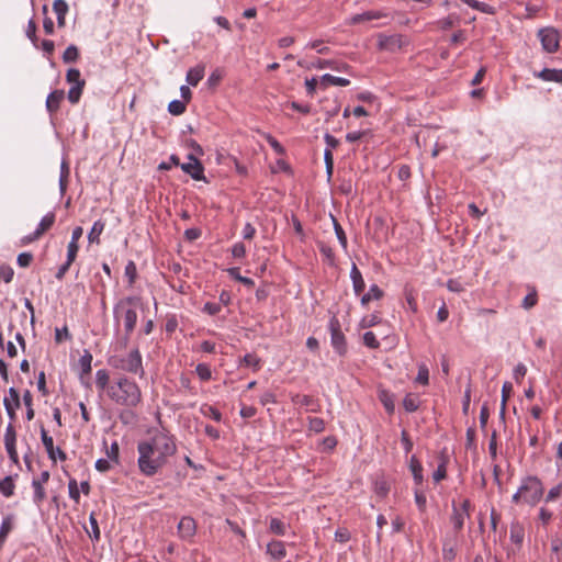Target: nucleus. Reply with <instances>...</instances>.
<instances>
[{
  "label": "nucleus",
  "instance_id": "f257e3e1",
  "mask_svg": "<svg viewBox=\"0 0 562 562\" xmlns=\"http://www.w3.org/2000/svg\"><path fill=\"white\" fill-rule=\"evenodd\" d=\"M108 397L114 404L128 408L137 407L143 401L139 385L126 375H120L111 382Z\"/></svg>",
  "mask_w": 562,
  "mask_h": 562
},
{
  "label": "nucleus",
  "instance_id": "f03ea898",
  "mask_svg": "<svg viewBox=\"0 0 562 562\" xmlns=\"http://www.w3.org/2000/svg\"><path fill=\"white\" fill-rule=\"evenodd\" d=\"M140 305V297L138 296H125L117 301L113 307V317L116 325L120 322L124 324V336L120 341L122 349L126 348L130 341V337L134 331L137 323V306Z\"/></svg>",
  "mask_w": 562,
  "mask_h": 562
},
{
  "label": "nucleus",
  "instance_id": "7ed1b4c3",
  "mask_svg": "<svg viewBox=\"0 0 562 562\" xmlns=\"http://www.w3.org/2000/svg\"><path fill=\"white\" fill-rule=\"evenodd\" d=\"M542 496V482L537 476L529 475L521 480L517 492L512 497V501L516 504L525 503L535 506L540 502Z\"/></svg>",
  "mask_w": 562,
  "mask_h": 562
},
{
  "label": "nucleus",
  "instance_id": "20e7f679",
  "mask_svg": "<svg viewBox=\"0 0 562 562\" xmlns=\"http://www.w3.org/2000/svg\"><path fill=\"white\" fill-rule=\"evenodd\" d=\"M137 452V465L140 473L145 476H154L162 467L166 465L162 458L155 454L151 446L147 442H138Z\"/></svg>",
  "mask_w": 562,
  "mask_h": 562
},
{
  "label": "nucleus",
  "instance_id": "39448f33",
  "mask_svg": "<svg viewBox=\"0 0 562 562\" xmlns=\"http://www.w3.org/2000/svg\"><path fill=\"white\" fill-rule=\"evenodd\" d=\"M109 364L117 370L144 376L143 358L139 350L133 349L127 355H112L108 359Z\"/></svg>",
  "mask_w": 562,
  "mask_h": 562
},
{
  "label": "nucleus",
  "instance_id": "423d86ee",
  "mask_svg": "<svg viewBox=\"0 0 562 562\" xmlns=\"http://www.w3.org/2000/svg\"><path fill=\"white\" fill-rule=\"evenodd\" d=\"M143 442L149 443L155 454L162 458L166 463L168 458L173 456L177 451L173 436L166 431H158L154 434L149 440H144Z\"/></svg>",
  "mask_w": 562,
  "mask_h": 562
},
{
  "label": "nucleus",
  "instance_id": "0eeeda50",
  "mask_svg": "<svg viewBox=\"0 0 562 562\" xmlns=\"http://www.w3.org/2000/svg\"><path fill=\"white\" fill-rule=\"evenodd\" d=\"M170 162L173 166H180L182 171L191 176L192 179L205 180L204 167L193 154L188 155V162L184 164H180L178 156L171 155Z\"/></svg>",
  "mask_w": 562,
  "mask_h": 562
},
{
  "label": "nucleus",
  "instance_id": "6e6552de",
  "mask_svg": "<svg viewBox=\"0 0 562 562\" xmlns=\"http://www.w3.org/2000/svg\"><path fill=\"white\" fill-rule=\"evenodd\" d=\"M328 329L330 331V344H331L334 350L339 356H345L347 352L346 337H345L344 333L341 331L340 323L336 316H333L329 319Z\"/></svg>",
  "mask_w": 562,
  "mask_h": 562
},
{
  "label": "nucleus",
  "instance_id": "1a4fd4ad",
  "mask_svg": "<svg viewBox=\"0 0 562 562\" xmlns=\"http://www.w3.org/2000/svg\"><path fill=\"white\" fill-rule=\"evenodd\" d=\"M407 40L405 36L400 34H393V35H384L379 34L378 36V47L381 50H386L391 53H395L400 49H402L403 46L407 44Z\"/></svg>",
  "mask_w": 562,
  "mask_h": 562
},
{
  "label": "nucleus",
  "instance_id": "9d476101",
  "mask_svg": "<svg viewBox=\"0 0 562 562\" xmlns=\"http://www.w3.org/2000/svg\"><path fill=\"white\" fill-rule=\"evenodd\" d=\"M542 48L548 53H555L559 48V33L553 27H543L538 32Z\"/></svg>",
  "mask_w": 562,
  "mask_h": 562
},
{
  "label": "nucleus",
  "instance_id": "9b49d317",
  "mask_svg": "<svg viewBox=\"0 0 562 562\" xmlns=\"http://www.w3.org/2000/svg\"><path fill=\"white\" fill-rule=\"evenodd\" d=\"M470 507L471 503L469 499H464L462 504L457 507L454 504L452 506V515H451V522L453 526V529L459 532L462 530L464 526L465 519L470 517Z\"/></svg>",
  "mask_w": 562,
  "mask_h": 562
},
{
  "label": "nucleus",
  "instance_id": "f8f14e48",
  "mask_svg": "<svg viewBox=\"0 0 562 562\" xmlns=\"http://www.w3.org/2000/svg\"><path fill=\"white\" fill-rule=\"evenodd\" d=\"M41 439L50 460L56 462L57 459L60 461H65L67 459L66 453L59 447L55 448L53 438L44 428L41 429Z\"/></svg>",
  "mask_w": 562,
  "mask_h": 562
},
{
  "label": "nucleus",
  "instance_id": "ddd939ff",
  "mask_svg": "<svg viewBox=\"0 0 562 562\" xmlns=\"http://www.w3.org/2000/svg\"><path fill=\"white\" fill-rule=\"evenodd\" d=\"M383 18H389V13L385 11H382V10H370V11H366V12L350 16L347 20V24L355 25V24H359L362 22H369V21L379 20V19H383Z\"/></svg>",
  "mask_w": 562,
  "mask_h": 562
},
{
  "label": "nucleus",
  "instance_id": "4468645a",
  "mask_svg": "<svg viewBox=\"0 0 562 562\" xmlns=\"http://www.w3.org/2000/svg\"><path fill=\"white\" fill-rule=\"evenodd\" d=\"M196 532V522L190 516H184L178 524V533L183 540H191Z\"/></svg>",
  "mask_w": 562,
  "mask_h": 562
},
{
  "label": "nucleus",
  "instance_id": "2eb2a0df",
  "mask_svg": "<svg viewBox=\"0 0 562 562\" xmlns=\"http://www.w3.org/2000/svg\"><path fill=\"white\" fill-rule=\"evenodd\" d=\"M5 412L11 420L15 419V409L20 407L19 392L14 387H10L8 396L3 398Z\"/></svg>",
  "mask_w": 562,
  "mask_h": 562
},
{
  "label": "nucleus",
  "instance_id": "dca6fc26",
  "mask_svg": "<svg viewBox=\"0 0 562 562\" xmlns=\"http://www.w3.org/2000/svg\"><path fill=\"white\" fill-rule=\"evenodd\" d=\"M64 98H65V92H64V90H59V89L52 91L47 95L45 106H46L47 112L50 115H54L55 113H57Z\"/></svg>",
  "mask_w": 562,
  "mask_h": 562
},
{
  "label": "nucleus",
  "instance_id": "f3484780",
  "mask_svg": "<svg viewBox=\"0 0 562 562\" xmlns=\"http://www.w3.org/2000/svg\"><path fill=\"white\" fill-rule=\"evenodd\" d=\"M267 554L272 560L280 561L286 557L285 546L280 540H272L267 544Z\"/></svg>",
  "mask_w": 562,
  "mask_h": 562
},
{
  "label": "nucleus",
  "instance_id": "a211bd4d",
  "mask_svg": "<svg viewBox=\"0 0 562 562\" xmlns=\"http://www.w3.org/2000/svg\"><path fill=\"white\" fill-rule=\"evenodd\" d=\"M533 76L543 81L562 83V69L543 68L540 71H533Z\"/></svg>",
  "mask_w": 562,
  "mask_h": 562
},
{
  "label": "nucleus",
  "instance_id": "6ab92c4d",
  "mask_svg": "<svg viewBox=\"0 0 562 562\" xmlns=\"http://www.w3.org/2000/svg\"><path fill=\"white\" fill-rule=\"evenodd\" d=\"M53 11L57 16L58 27H64L66 25V15L69 11L68 3L65 0H54Z\"/></svg>",
  "mask_w": 562,
  "mask_h": 562
},
{
  "label": "nucleus",
  "instance_id": "aec40b11",
  "mask_svg": "<svg viewBox=\"0 0 562 562\" xmlns=\"http://www.w3.org/2000/svg\"><path fill=\"white\" fill-rule=\"evenodd\" d=\"M350 279L352 281V288H353L355 294L360 295L364 291L366 283H364L363 277L356 263H352V266H351Z\"/></svg>",
  "mask_w": 562,
  "mask_h": 562
},
{
  "label": "nucleus",
  "instance_id": "412c9836",
  "mask_svg": "<svg viewBox=\"0 0 562 562\" xmlns=\"http://www.w3.org/2000/svg\"><path fill=\"white\" fill-rule=\"evenodd\" d=\"M408 468L412 472L415 485H422L424 482L423 465L420 461L416 458V456L411 457Z\"/></svg>",
  "mask_w": 562,
  "mask_h": 562
},
{
  "label": "nucleus",
  "instance_id": "4be33fe9",
  "mask_svg": "<svg viewBox=\"0 0 562 562\" xmlns=\"http://www.w3.org/2000/svg\"><path fill=\"white\" fill-rule=\"evenodd\" d=\"M15 528L14 514H7L3 516L0 525V540L7 541L9 533Z\"/></svg>",
  "mask_w": 562,
  "mask_h": 562
},
{
  "label": "nucleus",
  "instance_id": "5701e85b",
  "mask_svg": "<svg viewBox=\"0 0 562 562\" xmlns=\"http://www.w3.org/2000/svg\"><path fill=\"white\" fill-rule=\"evenodd\" d=\"M350 85V80L342 77H336L330 74H325L321 77V86L327 88L328 86H340L347 87Z\"/></svg>",
  "mask_w": 562,
  "mask_h": 562
},
{
  "label": "nucleus",
  "instance_id": "b1692460",
  "mask_svg": "<svg viewBox=\"0 0 562 562\" xmlns=\"http://www.w3.org/2000/svg\"><path fill=\"white\" fill-rule=\"evenodd\" d=\"M204 77V66L198 65L193 68H190L187 72V82L190 86L195 87Z\"/></svg>",
  "mask_w": 562,
  "mask_h": 562
},
{
  "label": "nucleus",
  "instance_id": "393cba45",
  "mask_svg": "<svg viewBox=\"0 0 562 562\" xmlns=\"http://www.w3.org/2000/svg\"><path fill=\"white\" fill-rule=\"evenodd\" d=\"M55 222V214L49 212L42 217L35 232V237H41L46 231H48Z\"/></svg>",
  "mask_w": 562,
  "mask_h": 562
},
{
  "label": "nucleus",
  "instance_id": "a878e982",
  "mask_svg": "<svg viewBox=\"0 0 562 562\" xmlns=\"http://www.w3.org/2000/svg\"><path fill=\"white\" fill-rule=\"evenodd\" d=\"M104 227H105V223L102 220L95 221L88 234L89 243L100 244V235L104 231Z\"/></svg>",
  "mask_w": 562,
  "mask_h": 562
},
{
  "label": "nucleus",
  "instance_id": "bb28decb",
  "mask_svg": "<svg viewBox=\"0 0 562 562\" xmlns=\"http://www.w3.org/2000/svg\"><path fill=\"white\" fill-rule=\"evenodd\" d=\"M109 372L105 369H100L95 372V385L99 390L105 391L108 394V387L110 386Z\"/></svg>",
  "mask_w": 562,
  "mask_h": 562
},
{
  "label": "nucleus",
  "instance_id": "cd10ccee",
  "mask_svg": "<svg viewBox=\"0 0 562 562\" xmlns=\"http://www.w3.org/2000/svg\"><path fill=\"white\" fill-rule=\"evenodd\" d=\"M383 296V291L376 285L372 284L368 293L361 296V304L366 306L371 300H380Z\"/></svg>",
  "mask_w": 562,
  "mask_h": 562
},
{
  "label": "nucleus",
  "instance_id": "c85d7f7f",
  "mask_svg": "<svg viewBox=\"0 0 562 562\" xmlns=\"http://www.w3.org/2000/svg\"><path fill=\"white\" fill-rule=\"evenodd\" d=\"M420 404L419 396L413 393H408L403 400V406L406 412L413 413L418 409Z\"/></svg>",
  "mask_w": 562,
  "mask_h": 562
},
{
  "label": "nucleus",
  "instance_id": "c756f323",
  "mask_svg": "<svg viewBox=\"0 0 562 562\" xmlns=\"http://www.w3.org/2000/svg\"><path fill=\"white\" fill-rule=\"evenodd\" d=\"M525 532L524 528L519 524H513L510 526L509 538L516 546H521L524 541Z\"/></svg>",
  "mask_w": 562,
  "mask_h": 562
},
{
  "label": "nucleus",
  "instance_id": "7c9ffc66",
  "mask_svg": "<svg viewBox=\"0 0 562 562\" xmlns=\"http://www.w3.org/2000/svg\"><path fill=\"white\" fill-rule=\"evenodd\" d=\"M32 487H33V503L36 506H41L44 499L46 498V492L44 488V484H40L37 482L32 481Z\"/></svg>",
  "mask_w": 562,
  "mask_h": 562
},
{
  "label": "nucleus",
  "instance_id": "2f4dec72",
  "mask_svg": "<svg viewBox=\"0 0 562 562\" xmlns=\"http://www.w3.org/2000/svg\"><path fill=\"white\" fill-rule=\"evenodd\" d=\"M379 398L383 404L384 408L387 413L392 414L394 412V395L389 391L382 390L379 393Z\"/></svg>",
  "mask_w": 562,
  "mask_h": 562
},
{
  "label": "nucleus",
  "instance_id": "473e14b6",
  "mask_svg": "<svg viewBox=\"0 0 562 562\" xmlns=\"http://www.w3.org/2000/svg\"><path fill=\"white\" fill-rule=\"evenodd\" d=\"M85 86H86V82L78 83V85H71V87L67 93V98L70 103L77 104L79 102Z\"/></svg>",
  "mask_w": 562,
  "mask_h": 562
},
{
  "label": "nucleus",
  "instance_id": "72a5a7b5",
  "mask_svg": "<svg viewBox=\"0 0 562 562\" xmlns=\"http://www.w3.org/2000/svg\"><path fill=\"white\" fill-rule=\"evenodd\" d=\"M15 484L12 476H5L0 480V493L5 497H11L14 494Z\"/></svg>",
  "mask_w": 562,
  "mask_h": 562
},
{
  "label": "nucleus",
  "instance_id": "f704fd0d",
  "mask_svg": "<svg viewBox=\"0 0 562 562\" xmlns=\"http://www.w3.org/2000/svg\"><path fill=\"white\" fill-rule=\"evenodd\" d=\"M286 528H288V526L279 518L273 517L269 521V530L273 535L284 536L286 532Z\"/></svg>",
  "mask_w": 562,
  "mask_h": 562
},
{
  "label": "nucleus",
  "instance_id": "c9c22d12",
  "mask_svg": "<svg viewBox=\"0 0 562 562\" xmlns=\"http://www.w3.org/2000/svg\"><path fill=\"white\" fill-rule=\"evenodd\" d=\"M461 1L465 4H468L469 7H471L472 9H475L483 13L494 14V12H495L493 7H491L490 4H487L485 2H480L477 0H461Z\"/></svg>",
  "mask_w": 562,
  "mask_h": 562
},
{
  "label": "nucleus",
  "instance_id": "e433bc0d",
  "mask_svg": "<svg viewBox=\"0 0 562 562\" xmlns=\"http://www.w3.org/2000/svg\"><path fill=\"white\" fill-rule=\"evenodd\" d=\"M92 359V355L88 350H85L83 355L79 358L81 374L90 373Z\"/></svg>",
  "mask_w": 562,
  "mask_h": 562
},
{
  "label": "nucleus",
  "instance_id": "4c0bfd02",
  "mask_svg": "<svg viewBox=\"0 0 562 562\" xmlns=\"http://www.w3.org/2000/svg\"><path fill=\"white\" fill-rule=\"evenodd\" d=\"M227 272L228 274L234 278L235 280L239 281L240 283H243L244 285L246 286H254L255 285V282L252 279L250 278H247V277H243L240 273H239V268H229L227 269Z\"/></svg>",
  "mask_w": 562,
  "mask_h": 562
},
{
  "label": "nucleus",
  "instance_id": "58836bf2",
  "mask_svg": "<svg viewBox=\"0 0 562 562\" xmlns=\"http://www.w3.org/2000/svg\"><path fill=\"white\" fill-rule=\"evenodd\" d=\"M243 364L258 371L260 369V359L254 353H246L240 360V366Z\"/></svg>",
  "mask_w": 562,
  "mask_h": 562
},
{
  "label": "nucleus",
  "instance_id": "ea45409f",
  "mask_svg": "<svg viewBox=\"0 0 562 562\" xmlns=\"http://www.w3.org/2000/svg\"><path fill=\"white\" fill-rule=\"evenodd\" d=\"M79 57V49L76 45H69L64 54H63V61L68 64V63H74L78 59Z\"/></svg>",
  "mask_w": 562,
  "mask_h": 562
},
{
  "label": "nucleus",
  "instance_id": "a19ab883",
  "mask_svg": "<svg viewBox=\"0 0 562 562\" xmlns=\"http://www.w3.org/2000/svg\"><path fill=\"white\" fill-rule=\"evenodd\" d=\"M195 372L201 381H210L212 379L211 367L206 363H199L195 367Z\"/></svg>",
  "mask_w": 562,
  "mask_h": 562
},
{
  "label": "nucleus",
  "instance_id": "79ce46f5",
  "mask_svg": "<svg viewBox=\"0 0 562 562\" xmlns=\"http://www.w3.org/2000/svg\"><path fill=\"white\" fill-rule=\"evenodd\" d=\"M415 382L422 385H427L429 383V370L426 364L420 363L418 366V373Z\"/></svg>",
  "mask_w": 562,
  "mask_h": 562
},
{
  "label": "nucleus",
  "instance_id": "37998d69",
  "mask_svg": "<svg viewBox=\"0 0 562 562\" xmlns=\"http://www.w3.org/2000/svg\"><path fill=\"white\" fill-rule=\"evenodd\" d=\"M89 524L91 527V532L89 533L92 541L98 542L100 540V529L98 525V520L95 518L94 513H91L89 516Z\"/></svg>",
  "mask_w": 562,
  "mask_h": 562
},
{
  "label": "nucleus",
  "instance_id": "c03bdc74",
  "mask_svg": "<svg viewBox=\"0 0 562 562\" xmlns=\"http://www.w3.org/2000/svg\"><path fill=\"white\" fill-rule=\"evenodd\" d=\"M186 109H187L186 103L180 100H172L168 104V111L172 115H181L186 112Z\"/></svg>",
  "mask_w": 562,
  "mask_h": 562
},
{
  "label": "nucleus",
  "instance_id": "a18cd8bd",
  "mask_svg": "<svg viewBox=\"0 0 562 562\" xmlns=\"http://www.w3.org/2000/svg\"><path fill=\"white\" fill-rule=\"evenodd\" d=\"M66 80L68 83L70 85H78V83H82V82H86L82 78H81V74H80V70L77 69V68H69L67 70V74H66Z\"/></svg>",
  "mask_w": 562,
  "mask_h": 562
},
{
  "label": "nucleus",
  "instance_id": "49530a36",
  "mask_svg": "<svg viewBox=\"0 0 562 562\" xmlns=\"http://www.w3.org/2000/svg\"><path fill=\"white\" fill-rule=\"evenodd\" d=\"M325 429V422L319 417H308V430L319 434Z\"/></svg>",
  "mask_w": 562,
  "mask_h": 562
},
{
  "label": "nucleus",
  "instance_id": "de8ad7c7",
  "mask_svg": "<svg viewBox=\"0 0 562 562\" xmlns=\"http://www.w3.org/2000/svg\"><path fill=\"white\" fill-rule=\"evenodd\" d=\"M312 67L317 69L331 68L338 71L341 70L336 61L329 59H317L316 61L312 63Z\"/></svg>",
  "mask_w": 562,
  "mask_h": 562
},
{
  "label": "nucleus",
  "instance_id": "09e8293b",
  "mask_svg": "<svg viewBox=\"0 0 562 562\" xmlns=\"http://www.w3.org/2000/svg\"><path fill=\"white\" fill-rule=\"evenodd\" d=\"M68 493L69 497L78 504L80 501V490L75 479H70L68 482Z\"/></svg>",
  "mask_w": 562,
  "mask_h": 562
},
{
  "label": "nucleus",
  "instance_id": "8fccbe9b",
  "mask_svg": "<svg viewBox=\"0 0 562 562\" xmlns=\"http://www.w3.org/2000/svg\"><path fill=\"white\" fill-rule=\"evenodd\" d=\"M363 344L371 349H378L380 347V342L373 331H366L363 334Z\"/></svg>",
  "mask_w": 562,
  "mask_h": 562
},
{
  "label": "nucleus",
  "instance_id": "3c124183",
  "mask_svg": "<svg viewBox=\"0 0 562 562\" xmlns=\"http://www.w3.org/2000/svg\"><path fill=\"white\" fill-rule=\"evenodd\" d=\"M334 228H335V234L337 236L339 244L341 245V247L344 249H347V245H348L347 236H346L342 227L340 226V224L337 223L335 220H334Z\"/></svg>",
  "mask_w": 562,
  "mask_h": 562
},
{
  "label": "nucleus",
  "instance_id": "603ef678",
  "mask_svg": "<svg viewBox=\"0 0 562 562\" xmlns=\"http://www.w3.org/2000/svg\"><path fill=\"white\" fill-rule=\"evenodd\" d=\"M390 491L387 483L384 480H376L374 482V492L380 497H385Z\"/></svg>",
  "mask_w": 562,
  "mask_h": 562
},
{
  "label": "nucleus",
  "instance_id": "864d4df0",
  "mask_svg": "<svg viewBox=\"0 0 562 562\" xmlns=\"http://www.w3.org/2000/svg\"><path fill=\"white\" fill-rule=\"evenodd\" d=\"M447 475V468H446V461H441L436 471L432 473V480L435 483H439L441 480H443Z\"/></svg>",
  "mask_w": 562,
  "mask_h": 562
},
{
  "label": "nucleus",
  "instance_id": "5fc2aeb1",
  "mask_svg": "<svg viewBox=\"0 0 562 562\" xmlns=\"http://www.w3.org/2000/svg\"><path fill=\"white\" fill-rule=\"evenodd\" d=\"M119 443L117 441H113L110 448L106 449V458L114 463H119Z\"/></svg>",
  "mask_w": 562,
  "mask_h": 562
},
{
  "label": "nucleus",
  "instance_id": "6e6d98bb",
  "mask_svg": "<svg viewBox=\"0 0 562 562\" xmlns=\"http://www.w3.org/2000/svg\"><path fill=\"white\" fill-rule=\"evenodd\" d=\"M124 274L128 279L130 284L135 282L137 270L136 265L133 261L127 262L125 266Z\"/></svg>",
  "mask_w": 562,
  "mask_h": 562
},
{
  "label": "nucleus",
  "instance_id": "4d7b16f0",
  "mask_svg": "<svg viewBox=\"0 0 562 562\" xmlns=\"http://www.w3.org/2000/svg\"><path fill=\"white\" fill-rule=\"evenodd\" d=\"M414 496H415V503L418 507L419 510H425L426 508V503H427V499H426V495L424 492H422L418 486L415 488L414 491Z\"/></svg>",
  "mask_w": 562,
  "mask_h": 562
},
{
  "label": "nucleus",
  "instance_id": "13d9d810",
  "mask_svg": "<svg viewBox=\"0 0 562 562\" xmlns=\"http://www.w3.org/2000/svg\"><path fill=\"white\" fill-rule=\"evenodd\" d=\"M560 496H562V483L558 484L549 490V492L546 496V502L547 503L554 502Z\"/></svg>",
  "mask_w": 562,
  "mask_h": 562
},
{
  "label": "nucleus",
  "instance_id": "bf43d9fd",
  "mask_svg": "<svg viewBox=\"0 0 562 562\" xmlns=\"http://www.w3.org/2000/svg\"><path fill=\"white\" fill-rule=\"evenodd\" d=\"M78 249H79V246L77 243L69 241V244L67 246V259H66V260H68V265H71L75 261L77 254H78Z\"/></svg>",
  "mask_w": 562,
  "mask_h": 562
},
{
  "label": "nucleus",
  "instance_id": "052dcab7",
  "mask_svg": "<svg viewBox=\"0 0 562 562\" xmlns=\"http://www.w3.org/2000/svg\"><path fill=\"white\" fill-rule=\"evenodd\" d=\"M527 373V367L524 363H518L513 371V378L517 383H520Z\"/></svg>",
  "mask_w": 562,
  "mask_h": 562
},
{
  "label": "nucleus",
  "instance_id": "680f3d73",
  "mask_svg": "<svg viewBox=\"0 0 562 562\" xmlns=\"http://www.w3.org/2000/svg\"><path fill=\"white\" fill-rule=\"evenodd\" d=\"M202 311L211 316H214L222 311V306L218 303L206 302Z\"/></svg>",
  "mask_w": 562,
  "mask_h": 562
},
{
  "label": "nucleus",
  "instance_id": "e2e57ef3",
  "mask_svg": "<svg viewBox=\"0 0 562 562\" xmlns=\"http://www.w3.org/2000/svg\"><path fill=\"white\" fill-rule=\"evenodd\" d=\"M324 160H325V166H326V172H327L328 177H330L333 173V169H334V160H333L331 150L329 148H326L324 151Z\"/></svg>",
  "mask_w": 562,
  "mask_h": 562
},
{
  "label": "nucleus",
  "instance_id": "0e129e2a",
  "mask_svg": "<svg viewBox=\"0 0 562 562\" xmlns=\"http://www.w3.org/2000/svg\"><path fill=\"white\" fill-rule=\"evenodd\" d=\"M307 47L315 49L318 54H328L329 48L323 44V41L315 40L307 44Z\"/></svg>",
  "mask_w": 562,
  "mask_h": 562
},
{
  "label": "nucleus",
  "instance_id": "69168bd1",
  "mask_svg": "<svg viewBox=\"0 0 562 562\" xmlns=\"http://www.w3.org/2000/svg\"><path fill=\"white\" fill-rule=\"evenodd\" d=\"M33 260V255L31 252H21L18 256L16 262L20 267L26 268L31 265Z\"/></svg>",
  "mask_w": 562,
  "mask_h": 562
},
{
  "label": "nucleus",
  "instance_id": "338daca9",
  "mask_svg": "<svg viewBox=\"0 0 562 562\" xmlns=\"http://www.w3.org/2000/svg\"><path fill=\"white\" fill-rule=\"evenodd\" d=\"M537 301H538L537 293L535 291L531 293H528L522 300V307H525L526 310H529L537 304Z\"/></svg>",
  "mask_w": 562,
  "mask_h": 562
},
{
  "label": "nucleus",
  "instance_id": "774afa93",
  "mask_svg": "<svg viewBox=\"0 0 562 562\" xmlns=\"http://www.w3.org/2000/svg\"><path fill=\"white\" fill-rule=\"evenodd\" d=\"M299 403L303 406L308 407L311 412H317V405L315 404L314 398L310 395H303L302 397H300Z\"/></svg>",
  "mask_w": 562,
  "mask_h": 562
}]
</instances>
